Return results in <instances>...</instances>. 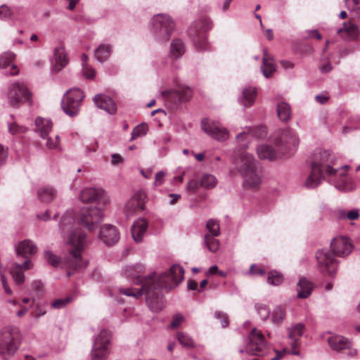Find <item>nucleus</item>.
<instances>
[{
    "label": "nucleus",
    "instance_id": "338daca9",
    "mask_svg": "<svg viewBox=\"0 0 360 360\" xmlns=\"http://www.w3.org/2000/svg\"><path fill=\"white\" fill-rule=\"evenodd\" d=\"M193 40L195 47L198 49L202 50L206 49V38L204 36L202 38V42H200V40L196 37L193 38Z\"/></svg>",
    "mask_w": 360,
    "mask_h": 360
},
{
    "label": "nucleus",
    "instance_id": "052dcab7",
    "mask_svg": "<svg viewBox=\"0 0 360 360\" xmlns=\"http://www.w3.org/2000/svg\"><path fill=\"white\" fill-rule=\"evenodd\" d=\"M184 321V316L181 314H176L170 324V327L172 328H176L181 325V323Z\"/></svg>",
    "mask_w": 360,
    "mask_h": 360
},
{
    "label": "nucleus",
    "instance_id": "bf43d9fd",
    "mask_svg": "<svg viewBox=\"0 0 360 360\" xmlns=\"http://www.w3.org/2000/svg\"><path fill=\"white\" fill-rule=\"evenodd\" d=\"M82 75L87 79H93L95 76V70L87 64H83Z\"/></svg>",
    "mask_w": 360,
    "mask_h": 360
},
{
    "label": "nucleus",
    "instance_id": "864d4df0",
    "mask_svg": "<svg viewBox=\"0 0 360 360\" xmlns=\"http://www.w3.org/2000/svg\"><path fill=\"white\" fill-rule=\"evenodd\" d=\"M25 127L18 125L16 122H12L8 125V131L13 135H20L26 131Z\"/></svg>",
    "mask_w": 360,
    "mask_h": 360
},
{
    "label": "nucleus",
    "instance_id": "e433bc0d",
    "mask_svg": "<svg viewBox=\"0 0 360 360\" xmlns=\"http://www.w3.org/2000/svg\"><path fill=\"white\" fill-rule=\"evenodd\" d=\"M111 349H105L97 347H93L91 350V360H108Z\"/></svg>",
    "mask_w": 360,
    "mask_h": 360
},
{
    "label": "nucleus",
    "instance_id": "cd10ccee",
    "mask_svg": "<svg viewBox=\"0 0 360 360\" xmlns=\"http://www.w3.org/2000/svg\"><path fill=\"white\" fill-rule=\"evenodd\" d=\"M15 252L18 256L27 257L35 254L37 252V247L32 240L25 239L15 246Z\"/></svg>",
    "mask_w": 360,
    "mask_h": 360
},
{
    "label": "nucleus",
    "instance_id": "bb28decb",
    "mask_svg": "<svg viewBox=\"0 0 360 360\" xmlns=\"http://www.w3.org/2000/svg\"><path fill=\"white\" fill-rule=\"evenodd\" d=\"M327 342L330 347L336 351L349 349L352 346V342L349 339L338 335L329 336Z\"/></svg>",
    "mask_w": 360,
    "mask_h": 360
},
{
    "label": "nucleus",
    "instance_id": "a211bd4d",
    "mask_svg": "<svg viewBox=\"0 0 360 360\" xmlns=\"http://www.w3.org/2000/svg\"><path fill=\"white\" fill-rule=\"evenodd\" d=\"M98 236L107 245H114L120 238V234L116 227L109 224L101 226Z\"/></svg>",
    "mask_w": 360,
    "mask_h": 360
},
{
    "label": "nucleus",
    "instance_id": "37998d69",
    "mask_svg": "<svg viewBox=\"0 0 360 360\" xmlns=\"http://www.w3.org/2000/svg\"><path fill=\"white\" fill-rule=\"evenodd\" d=\"M205 244L212 252H216L219 248V241L211 235H205Z\"/></svg>",
    "mask_w": 360,
    "mask_h": 360
},
{
    "label": "nucleus",
    "instance_id": "5701e85b",
    "mask_svg": "<svg viewBox=\"0 0 360 360\" xmlns=\"http://www.w3.org/2000/svg\"><path fill=\"white\" fill-rule=\"evenodd\" d=\"M15 58V54L11 51H7L0 55V69L6 70L11 66V71H6V73L10 75H17L18 70L14 63Z\"/></svg>",
    "mask_w": 360,
    "mask_h": 360
},
{
    "label": "nucleus",
    "instance_id": "dca6fc26",
    "mask_svg": "<svg viewBox=\"0 0 360 360\" xmlns=\"http://www.w3.org/2000/svg\"><path fill=\"white\" fill-rule=\"evenodd\" d=\"M79 199L83 202H93L99 201L103 205L110 202L109 198L105 191L101 188H86L79 194Z\"/></svg>",
    "mask_w": 360,
    "mask_h": 360
},
{
    "label": "nucleus",
    "instance_id": "7ed1b4c3",
    "mask_svg": "<svg viewBox=\"0 0 360 360\" xmlns=\"http://www.w3.org/2000/svg\"><path fill=\"white\" fill-rule=\"evenodd\" d=\"M85 238V233L80 229L72 231L69 236L68 243L73 250L70 251L71 257L68 260V265L73 270H81L87 265L86 262L81 258Z\"/></svg>",
    "mask_w": 360,
    "mask_h": 360
},
{
    "label": "nucleus",
    "instance_id": "aec40b11",
    "mask_svg": "<svg viewBox=\"0 0 360 360\" xmlns=\"http://www.w3.org/2000/svg\"><path fill=\"white\" fill-rule=\"evenodd\" d=\"M93 100L97 108L106 111L110 115L115 113V104L110 96L105 94H97Z\"/></svg>",
    "mask_w": 360,
    "mask_h": 360
},
{
    "label": "nucleus",
    "instance_id": "f3484780",
    "mask_svg": "<svg viewBox=\"0 0 360 360\" xmlns=\"http://www.w3.org/2000/svg\"><path fill=\"white\" fill-rule=\"evenodd\" d=\"M331 248L335 255L345 257L352 250L353 246L349 238L344 236H338L333 238L330 243Z\"/></svg>",
    "mask_w": 360,
    "mask_h": 360
},
{
    "label": "nucleus",
    "instance_id": "13d9d810",
    "mask_svg": "<svg viewBox=\"0 0 360 360\" xmlns=\"http://www.w3.org/2000/svg\"><path fill=\"white\" fill-rule=\"evenodd\" d=\"M46 139V146L50 149L57 148L59 146V136L56 135L53 139L49 137L48 136L45 139Z\"/></svg>",
    "mask_w": 360,
    "mask_h": 360
},
{
    "label": "nucleus",
    "instance_id": "b1692460",
    "mask_svg": "<svg viewBox=\"0 0 360 360\" xmlns=\"http://www.w3.org/2000/svg\"><path fill=\"white\" fill-rule=\"evenodd\" d=\"M148 223L144 219H137L133 224L131 231L134 240L136 243L141 242L148 229Z\"/></svg>",
    "mask_w": 360,
    "mask_h": 360
},
{
    "label": "nucleus",
    "instance_id": "a878e982",
    "mask_svg": "<svg viewBox=\"0 0 360 360\" xmlns=\"http://www.w3.org/2000/svg\"><path fill=\"white\" fill-rule=\"evenodd\" d=\"M144 272V266L141 264H137L136 265H131L126 266L124 269V274L127 277H129L131 278H135L134 281L136 284L141 283H144L145 281L150 278V276L148 278H144V280L141 279V276Z\"/></svg>",
    "mask_w": 360,
    "mask_h": 360
},
{
    "label": "nucleus",
    "instance_id": "0e129e2a",
    "mask_svg": "<svg viewBox=\"0 0 360 360\" xmlns=\"http://www.w3.org/2000/svg\"><path fill=\"white\" fill-rule=\"evenodd\" d=\"M198 182L196 180H191L187 184L186 189L188 192L195 193L198 188Z\"/></svg>",
    "mask_w": 360,
    "mask_h": 360
},
{
    "label": "nucleus",
    "instance_id": "c03bdc74",
    "mask_svg": "<svg viewBox=\"0 0 360 360\" xmlns=\"http://www.w3.org/2000/svg\"><path fill=\"white\" fill-rule=\"evenodd\" d=\"M206 228L208 231L205 235H211L217 237L220 234V227L219 222L214 219H210L206 224Z\"/></svg>",
    "mask_w": 360,
    "mask_h": 360
},
{
    "label": "nucleus",
    "instance_id": "412c9836",
    "mask_svg": "<svg viewBox=\"0 0 360 360\" xmlns=\"http://www.w3.org/2000/svg\"><path fill=\"white\" fill-rule=\"evenodd\" d=\"M32 266L30 260H26L22 264H13L10 269V273L16 284L20 285L25 281L23 270L30 269L32 268Z\"/></svg>",
    "mask_w": 360,
    "mask_h": 360
},
{
    "label": "nucleus",
    "instance_id": "9d476101",
    "mask_svg": "<svg viewBox=\"0 0 360 360\" xmlns=\"http://www.w3.org/2000/svg\"><path fill=\"white\" fill-rule=\"evenodd\" d=\"M103 217V211L97 207H82L78 214L79 223L89 231H94Z\"/></svg>",
    "mask_w": 360,
    "mask_h": 360
},
{
    "label": "nucleus",
    "instance_id": "6e6d98bb",
    "mask_svg": "<svg viewBox=\"0 0 360 360\" xmlns=\"http://www.w3.org/2000/svg\"><path fill=\"white\" fill-rule=\"evenodd\" d=\"M44 257L47 262L53 266H56L60 262V259L51 251H45Z\"/></svg>",
    "mask_w": 360,
    "mask_h": 360
},
{
    "label": "nucleus",
    "instance_id": "20e7f679",
    "mask_svg": "<svg viewBox=\"0 0 360 360\" xmlns=\"http://www.w3.org/2000/svg\"><path fill=\"white\" fill-rule=\"evenodd\" d=\"M239 352H244L254 356H265L270 354L271 349L260 330L254 328L248 336V342L244 349H240Z\"/></svg>",
    "mask_w": 360,
    "mask_h": 360
},
{
    "label": "nucleus",
    "instance_id": "49530a36",
    "mask_svg": "<svg viewBox=\"0 0 360 360\" xmlns=\"http://www.w3.org/2000/svg\"><path fill=\"white\" fill-rule=\"evenodd\" d=\"M148 127L146 124L142 123L136 126L131 132V140L136 139L139 137H142L147 134Z\"/></svg>",
    "mask_w": 360,
    "mask_h": 360
},
{
    "label": "nucleus",
    "instance_id": "f257e3e1",
    "mask_svg": "<svg viewBox=\"0 0 360 360\" xmlns=\"http://www.w3.org/2000/svg\"><path fill=\"white\" fill-rule=\"evenodd\" d=\"M184 277V269L179 264L172 266L168 271L158 276L155 273L150 275L143 283L146 302L149 309L158 312L164 307L162 296L160 292L161 288L172 289L177 286Z\"/></svg>",
    "mask_w": 360,
    "mask_h": 360
},
{
    "label": "nucleus",
    "instance_id": "39448f33",
    "mask_svg": "<svg viewBox=\"0 0 360 360\" xmlns=\"http://www.w3.org/2000/svg\"><path fill=\"white\" fill-rule=\"evenodd\" d=\"M21 343V335L18 329L5 328L0 333V355L4 359H11Z\"/></svg>",
    "mask_w": 360,
    "mask_h": 360
},
{
    "label": "nucleus",
    "instance_id": "de8ad7c7",
    "mask_svg": "<svg viewBox=\"0 0 360 360\" xmlns=\"http://www.w3.org/2000/svg\"><path fill=\"white\" fill-rule=\"evenodd\" d=\"M283 275L278 271H271L268 274L267 281L271 285H278L283 282Z\"/></svg>",
    "mask_w": 360,
    "mask_h": 360
},
{
    "label": "nucleus",
    "instance_id": "4be33fe9",
    "mask_svg": "<svg viewBox=\"0 0 360 360\" xmlns=\"http://www.w3.org/2000/svg\"><path fill=\"white\" fill-rule=\"evenodd\" d=\"M111 340L112 335L110 332L106 329H101L98 333L94 336L92 347L111 349Z\"/></svg>",
    "mask_w": 360,
    "mask_h": 360
},
{
    "label": "nucleus",
    "instance_id": "0eeeda50",
    "mask_svg": "<svg viewBox=\"0 0 360 360\" xmlns=\"http://www.w3.org/2000/svg\"><path fill=\"white\" fill-rule=\"evenodd\" d=\"M349 166L345 165L339 169L333 168V165L326 166V174L331 178L335 188L341 191H349L354 189L352 180L347 176Z\"/></svg>",
    "mask_w": 360,
    "mask_h": 360
},
{
    "label": "nucleus",
    "instance_id": "5fc2aeb1",
    "mask_svg": "<svg viewBox=\"0 0 360 360\" xmlns=\"http://www.w3.org/2000/svg\"><path fill=\"white\" fill-rule=\"evenodd\" d=\"M13 16V11L11 8L6 5L0 6V19L8 20L12 18Z\"/></svg>",
    "mask_w": 360,
    "mask_h": 360
},
{
    "label": "nucleus",
    "instance_id": "c756f323",
    "mask_svg": "<svg viewBox=\"0 0 360 360\" xmlns=\"http://www.w3.org/2000/svg\"><path fill=\"white\" fill-rule=\"evenodd\" d=\"M257 150L259 158L268 160H273L281 155L278 148L276 150L271 146L267 144L259 146Z\"/></svg>",
    "mask_w": 360,
    "mask_h": 360
},
{
    "label": "nucleus",
    "instance_id": "4d7b16f0",
    "mask_svg": "<svg viewBox=\"0 0 360 360\" xmlns=\"http://www.w3.org/2000/svg\"><path fill=\"white\" fill-rule=\"evenodd\" d=\"M0 279L6 293L8 295H12L13 292L7 284L5 271L1 264H0Z\"/></svg>",
    "mask_w": 360,
    "mask_h": 360
},
{
    "label": "nucleus",
    "instance_id": "09e8293b",
    "mask_svg": "<svg viewBox=\"0 0 360 360\" xmlns=\"http://www.w3.org/2000/svg\"><path fill=\"white\" fill-rule=\"evenodd\" d=\"M177 339L183 347H192L194 345L193 340L185 333H178Z\"/></svg>",
    "mask_w": 360,
    "mask_h": 360
},
{
    "label": "nucleus",
    "instance_id": "72a5a7b5",
    "mask_svg": "<svg viewBox=\"0 0 360 360\" xmlns=\"http://www.w3.org/2000/svg\"><path fill=\"white\" fill-rule=\"evenodd\" d=\"M112 53V47L109 44H101L94 52L96 59L99 62L107 60Z\"/></svg>",
    "mask_w": 360,
    "mask_h": 360
},
{
    "label": "nucleus",
    "instance_id": "423d86ee",
    "mask_svg": "<svg viewBox=\"0 0 360 360\" xmlns=\"http://www.w3.org/2000/svg\"><path fill=\"white\" fill-rule=\"evenodd\" d=\"M332 164L330 154L328 151L320 153V160L311 165V173L304 182L307 188H315L322 181L323 174H326V166Z\"/></svg>",
    "mask_w": 360,
    "mask_h": 360
},
{
    "label": "nucleus",
    "instance_id": "3c124183",
    "mask_svg": "<svg viewBox=\"0 0 360 360\" xmlns=\"http://www.w3.org/2000/svg\"><path fill=\"white\" fill-rule=\"evenodd\" d=\"M255 308L261 319L263 321L267 320L270 315L269 308L265 304H257Z\"/></svg>",
    "mask_w": 360,
    "mask_h": 360
},
{
    "label": "nucleus",
    "instance_id": "680f3d73",
    "mask_svg": "<svg viewBox=\"0 0 360 360\" xmlns=\"http://www.w3.org/2000/svg\"><path fill=\"white\" fill-rule=\"evenodd\" d=\"M212 27V23L208 18H204L201 21L200 24L197 25V27L200 29L202 32L210 30Z\"/></svg>",
    "mask_w": 360,
    "mask_h": 360
},
{
    "label": "nucleus",
    "instance_id": "473e14b6",
    "mask_svg": "<svg viewBox=\"0 0 360 360\" xmlns=\"http://www.w3.org/2000/svg\"><path fill=\"white\" fill-rule=\"evenodd\" d=\"M256 98V89L254 87H248L243 90L242 96L240 97V102L245 107L251 106Z\"/></svg>",
    "mask_w": 360,
    "mask_h": 360
},
{
    "label": "nucleus",
    "instance_id": "774afa93",
    "mask_svg": "<svg viewBox=\"0 0 360 360\" xmlns=\"http://www.w3.org/2000/svg\"><path fill=\"white\" fill-rule=\"evenodd\" d=\"M349 9L353 11L360 8V0H346Z\"/></svg>",
    "mask_w": 360,
    "mask_h": 360
},
{
    "label": "nucleus",
    "instance_id": "a18cd8bd",
    "mask_svg": "<svg viewBox=\"0 0 360 360\" xmlns=\"http://www.w3.org/2000/svg\"><path fill=\"white\" fill-rule=\"evenodd\" d=\"M73 221V217L70 214H64L59 224L61 232L65 233L66 231L70 230L72 228Z\"/></svg>",
    "mask_w": 360,
    "mask_h": 360
},
{
    "label": "nucleus",
    "instance_id": "1a4fd4ad",
    "mask_svg": "<svg viewBox=\"0 0 360 360\" xmlns=\"http://www.w3.org/2000/svg\"><path fill=\"white\" fill-rule=\"evenodd\" d=\"M274 143L283 155H290L296 150L299 139L295 131L290 129L280 130L274 138Z\"/></svg>",
    "mask_w": 360,
    "mask_h": 360
},
{
    "label": "nucleus",
    "instance_id": "2eb2a0df",
    "mask_svg": "<svg viewBox=\"0 0 360 360\" xmlns=\"http://www.w3.org/2000/svg\"><path fill=\"white\" fill-rule=\"evenodd\" d=\"M147 195L143 191L136 192L124 205V213L127 218L144 210Z\"/></svg>",
    "mask_w": 360,
    "mask_h": 360
},
{
    "label": "nucleus",
    "instance_id": "6e6552de",
    "mask_svg": "<svg viewBox=\"0 0 360 360\" xmlns=\"http://www.w3.org/2000/svg\"><path fill=\"white\" fill-rule=\"evenodd\" d=\"M151 23L152 30L158 40L166 41L170 38L174 29V22L169 15H155L152 18Z\"/></svg>",
    "mask_w": 360,
    "mask_h": 360
},
{
    "label": "nucleus",
    "instance_id": "2f4dec72",
    "mask_svg": "<svg viewBox=\"0 0 360 360\" xmlns=\"http://www.w3.org/2000/svg\"><path fill=\"white\" fill-rule=\"evenodd\" d=\"M313 286L311 283L307 281L305 278H302L297 283V297L299 298H307L308 297L312 291Z\"/></svg>",
    "mask_w": 360,
    "mask_h": 360
},
{
    "label": "nucleus",
    "instance_id": "f704fd0d",
    "mask_svg": "<svg viewBox=\"0 0 360 360\" xmlns=\"http://www.w3.org/2000/svg\"><path fill=\"white\" fill-rule=\"evenodd\" d=\"M56 195V191L50 186H44L37 191L39 199L46 203L50 202Z\"/></svg>",
    "mask_w": 360,
    "mask_h": 360
},
{
    "label": "nucleus",
    "instance_id": "f03ea898",
    "mask_svg": "<svg viewBox=\"0 0 360 360\" xmlns=\"http://www.w3.org/2000/svg\"><path fill=\"white\" fill-rule=\"evenodd\" d=\"M238 171L243 179V186L249 188H256L262 182V174L256 167L255 160L248 153H242L236 161Z\"/></svg>",
    "mask_w": 360,
    "mask_h": 360
},
{
    "label": "nucleus",
    "instance_id": "c85d7f7f",
    "mask_svg": "<svg viewBox=\"0 0 360 360\" xmlns=\"http://www.w3.org/2000/svg\"><path fill=\"white\" fill-rule=\"evenodd\" d=\"M276 67L272 57L268 53L267 50L264 49L263 50L262 57V65L261 66V70L263 75L269 78L272 74L276 72Z\"/></svg>",
    "mask_w": 360,
    "mask_h": 360
},
{
    "label": "nucleus",
    "instance_id": "9b49d317",
    "mask_svg": "<svg viewBox=\"0 0 360 360\" xmlns=\"http://www.w3.org/2000/svg\"><path fill=\"white\" fill-rule=\"evenodd\" d=\"M84 98L83 91L79 89L69 90L65 94L61 107L63 111L70 117L76 116L80 109Z\"/></svg>",
    "mask_w": 360,
    "mask_h": 360
},
{
    "label": "nucleus",
    "instance_id": "603ef678",
    "mask_svg": "<svg viewBox=\"0 0 360 360\" xmlns=\"http://www.w3.org/2000/svg\"><path fill=\"white\" fill-rule=\"evenodd\" d=\"M71 301H72L71 297L57 299L51 302V306L53 309H63V308L65 307L68 305V304H69Z\"/></svg>",
    "mask_w": 360,
    "mask_h": 360
},
{
    "label": "nucleus",
    "instance_id": "69168bd1",
    "mask_svg": "<svg viewBox=\"0 0 360 360\" xmlns=\"http://www.w3.org/2000/svg\"><path fill=\"white\" fill-rule=\"evenodd\" d=\"M8 150L3 145L0 144V165H3L8 158Z\"/></svg>",
    "mask_w": 360,
    "mask_h": 360
},
{
    "label": "nucleus",
    "instance_id": "4c0bfd02",
    "mask_svg": "<svg viewBox=\"0 0 360 360\" xmlns=\"http://www.w3.org/2000/svg\"><path fill=\"white\" fill-rule=\"evenodd\" d=\"M277 115L281 121H287L291 115L290 105L285 102H281L277 105Z\"/></svg>",
    "mask_w": 360,
    "mask_h": 360
},
{
    "label": "nucleus",
    "instance_id": "393cba45",
    "mask_svg": "<svg viewBox=\"0 0 360 360\" xmlns=\"http://www.w3.org/2000/svg\"><path fill=\"white\" fill-rule=\"evenodd\" d=\"M55 64L52 66V70L58 72L60 71L68 63L67 53L64 47L58 46L54 49Z\"/></svg>",
    "mask_w": 360,
    "mask_h": 360
},
{
    "label": "nucleus",
    "instance_id": "a19ab883",
    "mask_svg": "<svg viewBox=\"0 0 360 360\" xmlns=\"http://www.w3.org/2000/svg\"><path fill=\"white\" fill-rule=\"evenodd\" d=\"M285 309L282 306H276L271 313V321L274 324H280L285 318Z\"/></svg>",
    "mask_w": 360,
    "mask_h": 360
},
{
    "label": "nucleus",
    "instance_id": "6ab92c4d",
    "mask_svg": "<svg viewBox=\"0 0 360 360\" xmlns=\"http://www.w3.org/2000/svg\"><path fill=\"white\" fill-rule=\"evenodd\" d=\"M305 332V326L302 323L292 325L287 328L288 343L291 347H299L300 338Z\"/></svg>",
    "mask_w": 360,
    "mask_h": 360
},
{
    "label": "nucleus",
    "instance_id": "8fccbe9b",
    "mask_svg": "<svg viewBox=\"0 0 360 360\" xmlns=\"http://www.w3.org/2000/svg\"><path fill=\"white\" fill-rule=\"evenodd\" d=\"M338 214L341 219H347L349 220H355L359 217V210L356 209L352 210L347 212L345 210H340Z\"/></svg>",
    "mask_w": 360,
    "mask_h": 360
},
{
    "label": "nucleus",
    "instance_id": "79ce46f5",
    "mask_svg": "<svg viewBox=\"0 0 360 360\" xmlns=\"http://www.w3.org/2000/svg\"><path fill=\"white\" fill-rule=\"evenodd\" d=\"M119 292L121 295H124L127 297H131L135 299H138L144 292L143 283L142 284L141 288L136 289V288H120Z\"/></svg>",
    "mask_w": 360,
    "mask_h": 360
},
{
    "label": "nucleus",
    "instance_id": "ea45409f",
    "mask_svg": "<svg viewBox=\"0 0 360 360\" xmlns=\"http://www.w3.org/2000/svg\"><path fill=\"white\" fill-rule=\"evenodd\" d=\"M185 52L184 43L180 39H174L171 43L170 53L175 57H181Z\"/></svg>",
    "mask_w": 360,
    "mask_h": 360
},
{
    "label": "nucleus",
    "instance_id": "ddd939ff",
    "mask_svg": "<svg viewBox=\"0 0 360 360\" xmlns=\"http://www.w3.org/2000/svg\"><path fill=\"white\" fill-rule=\"evenodd\" d=\"M316 258L320 271L333 276L338 268L337 260L333 255L326 250H319L316 253Z\"/></svg>",
    "mask_w": 360,
    "mask_h": 360
},
{
    "label": "nucleus",
    "instance_id": "58836bf2",
    "mask_svg": "<svg viewBox=\"0 0 360 360\" xmlns=\"http://www.w3.org/2000/svg\"><path fill=\"white\" fill-rule=\"evenodd\" d=\"M217 184V179L210 174H205L200 180V186L205 189H211L214 188Z\"/></svg>",
    "mask_w": 360,
    "mask_h": 360
},
{
    "label": "nucleus",
    "instance_id": "f8f14e48",
    "mask_svg": "<svg viewBox=\"0 0 360 360\" xmlns=\"http://www.w3.org/2000/svg\"><path fill=\"white\" fill-rule=\"evenodd\" d=\"M30 94L27 87L20 82L11 84L8 89L7 98L11 106H18V104L30 100Z\"/></svg>",
    "mask_w": 360,
    "mask_h": 360
},
{
    "label": "nucleus",
    "instance_id": "e2e57ef3",
    "mask_svg": "<svg viewBox=\"0 0 360 360\" xmlns=\"http://www.w3.org/2000/svg\"><path fill=\"white\" fill-rule=\"evenodd\" d=\"M214 315L217 319L221 320V326L223 328H225L228 326L229 319H228V316L226 314L222 313L221 311H216Z\"/></svg>",
    "mask_w": 360,
    "mask_h": 360
},
{
    "label": "nucleus",
    "instance_id": "4468645a",
    "mask_svg": "<svg viewBox=\"0 0 360 360\" xmlns=\"http://www.w3.org/2000/svg\"><path fill=\"white\" fill-rule=\"evenodd\" d=\"M202 130L209 136L218 141H224L229 136V131L216 121L205 119L201 122Z\"/></svg>",
    "mask_w": 360,
    "mask_h": 360
},
{
    "label": "nucleus",
    "instance_id": "7c9ffc66",
    "mask_svg": "<svg viewBox=\"0 0 360 360\" xmlns=\"http://www.w3.org/2000/svg\"><path fill=\"white\" fill-rule=\"evenodd\" d=\"M36 130L40 136L45 139L53 127L52 122L49 119L37 117L35 120Z\"/></svg>",
    "mask_w": 360,
    "mask_h": 360
},
{
    "label": "nucleus",
    "instance_id": "c9c22d12",
    "mask_svg": "<svg viewBox=\"0 0 360 360\" xmlns=\"http://www.w3.org/2000/svg\"><path fill=\"white\" fill-rule=\"evenodd\" d=\"M337 32L338 34L345 32L348 37L354 39L359 34V28L356 25L351 22L344 23L343 27L338 29Z\"/></svg>",
    "mask_w": 360,
    "mask_h": 360
}]
</instances>
